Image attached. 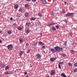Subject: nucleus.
<instances>
[{"mask_svg": "<svg viewBox=\"0 0 77 77\" xmlns=\"http://www.w3.org/2000/svg\"><path fill=\"white\" fill-rule=\"evenodd\" d=\"M51 51L53 53H54V52H56V51L55 49L53 48H51L50 49Z\"/></svg>", "mask_w": 77, "mask_h": 77, "instance_id": "nucleus-8", "label": "nucleus"}, {"mask_svg": "<svg viewBox=\"0 0 77 77\" xmlns=\"http://www.w3.org/2000/svg\"><path fill=\"white\" fill-rule=\"evenodd\" d=\"M24 15L26 17H29V13L27 12L25 13Z\"/></svg>", "mask_w": 77, "mask_h": 77, "instance_id": "nucleus-7", "label": "nucleus"}, {"mask_svg": "<svg viewBox=\"0 0 77 77\" xmlns=\"http://www.w3.org/2000/svg\"><path fill=\"white\" fill-rule=\"evenodd\" d=\"M52 29L54 31H56V29L55 27H52Z\"/></svg>", "mask_w": 77, "mask_h": 77, "instance_id": "nucleus-17", "label": "nucleus"}, {"mask_svg": "<svg viewBox=\"0 0 77 77\" xmlns=\"http://www.w3.org/2000/svg\"><path fill=\"white\" fill-rule=\"evenodd\" d=\"M35 56L37 58V59H40V58L42 56H41V55L39 54H37Z\"/></svg>", "mask_w": 77, "mask_h": 77, "instance_id": "nucleus-3", "label": "nucleus"}, {"mask_svg": "<svg viewBox=\"0 0 77 77\" xmlns=\"http://www.w3.org/2000/svg\"><path fill=\"white\" fill-rule=\"evenodd\" d=\"M51 16H52V17H53V16H54V14L53 13V12L52 11L51 12Z\"/></svg>", "mask_w": 77, "mask_h": 77, "instance_id": "nucleus-30", "label": "nucleus"}, {"mask_svg": "<svg viewBox=\"0 0 77 77\" xmlns=\"http://www.w3.org/2000/svg\"><path fill=\"white\" fill-rule=\"evenodd\" d=\"M65 41V42L64 43L63 45H65V46L66 45V42H67V40H66V41Z\"/></svg>", "mask_w": 77, "mask_h": 77, "instance_id": "nucleus-22", "label": "nucleus"}, {"mask_svg": "<svg viewBox=\"0 0 77 77\" xmlns=\"http://www.w3.org/2000/svg\"><path fill=\"white\" fill-rule=\"evenodd\" d=\"M61 75L63 77H66V75H65L64 73H61Z\"/></svg>", "mask_w": 77, "mask_h": 77, "instance_id": "nucleus-26", "label": "nucleus"}, {"mask_svg": "<svg viewBox=\"0 0 77 77\" xmlns=\"http://www.w3.org/2000/svg\"><path fill=\"white\" fill-rule=\"evenodd\" d=\"M7 48H8V50H11V49H12V45H8L7 46Z\"/></svg>", "mask_w": 77, "mask_h": 77, "instance_id": "nucleus-4", "label": "nucleus"}, {"mask_svg": "<svg viewBox=\"0 0 77 77\" xmlns=\"http://www.w3.org/2000/svg\"><path fill=\"white\" fill-rule=\"evenodd\" d=\"M27 72H24V75H26V74H27Z\"/></svg>", "mask_w": 77, "mask_h": 77, "instance_id": "nucleus-47", "label": "nucleus"}, {"mask_svg": "<svg viewBox=\"0 0 77 77\" xmlns=\"http://www.w3.org/2000/svg\"><path fill=\"white\" fill-rule=\"evenodd\" d=\"M70 51V53H74V51L73 50H71Z\"/></svg>", "mask_w": 77, "mask_h": 77, "instance_id": "nucleus-38", "label": "nucleus"}, {"mask_svg": "<svg viewBox=\"0 0 77 77\" xmlns=\"http://www.w3.org/2000/svg\"><path fill=\"white\" fill-rule=\"evenodd\" d=\"M5 73L6 74H7V75L8 74H9V72H8V71H6L5 72Z\"/></svg>", "mask_w": 77, "mask_h": 77, "instance_id": "nucleus-34", "label": "nucleus"}, {"mask_svg": "<svg viewBox=\"0 0 77 77\" xmlns=\"http://www.w3.org/2000/svg\"><path fill=\"white\" fill-rule=\"evenodd\" d=\"M56 59V58H50V60L51 62H54Z\"/></svg>", "mask_w": 77, "mask_h": 77, "instance_id": "nucleus-6", "label": "nucleus"}, {"mask_svg": "<svg viewBox=\"0 0 77 77\" xmlns=\"http://www.w3.org/2000/svg\"><path fill=\"white\" fill-rule=\"evenodd\" d=\"M54 49L55 50V51H57L58 53L59 52V46L55 47Z\"/></svg>", "mask_w": 77, "mask_h": 77, "instance_id": "nucleus-2", "label": "nucleus"}, {"mask_svg": "<svg viewBox=\"0 0 77 77\" xmlns=\"http://www.w3.org/2000/svg\"><path fill=\"white\" fill-rule=\"evenodd\" d=\"M25 1H27L28 2H30V0H25Z\"/></svg>", "mask_w": 77, "mask_h": 77, "instance_id": "nucleus-44", "label": "nucleus"}, {"mask_svg": "<svg viewBox=\"0 0 77 77\" xmlns=\"http://www.w3.org/2000/svg\"><path fill=\"white\" fill-rule=\"evenodd\" d=\"M58 65L59 68V69H61V66H60V64H58Z\"/></svg>", "mask_w": 77, "mask_h": 77, "instance_id": "nucleus-33", "label": "nucleus"}, {"mask_svg": "<svg viewBox=\"0 0 77 77\" xmlns=\"http://www.w3.org/2000/svg\"><path fill=\"white\" fill-rule=\"evenodd\" d=\"M40 1H42V2H43L42 0H40Z\"/></svg>", "mask_w": 77, "mask_h": 77, "instance_id": "nucleus-57", "label": "nucleus"}, {"mask_svg": "<svg viewBox=\"0 0 77 77\" xmlns=\"http://www.w3.org/2000/svg\"><path fill=\"white\" fill-rule=\"evenodd\" d=\"M74 14L73 13H67L66 15V17H70L71 16H73Z\"/></svg>", "mask_w": 77, "mask_h": 77, "instance_id": "nucleus-1", "label": "nucleus"}, {"mask_svg": "<svg viewBox=\"0 0 77 77\" xmlns=\"http://www.w3.org/2000/svg\"><path fill=\"white\" fill-rule=\"evenodd\" d=\"M42 3L43 4H45L47 3V2L45 0H43V2H42Z\"/></svg>", "mask_w": 77, "mask_h": 77, "instance_id": "nucleus-20", "label": "nucleus"}, {"mask_svg": "<svg viewBox=\"0 0 77 77\" xmlns=\"http://www.w3.org/2000/svg\"><path fill=\"white\" fill-rule=\"evenodd\" d=\"M66 2H64V3L65 5H66Z\"/></svg>", "mask_w": 77, "mask_h": 77, "instance_id": "nucleus-49", "label": "nucleus"}, {"mask_svg": "<svg viewBox=\"0 0 77 77\" xmlns=\"http://www.w3.org/2000/svg\"><path fill=\"white\" fill-rule=\"evenodd\" d=\"M62 12H63V14H65V11L63 10V11H62Z\"/></svg>", "mask_w": 77, "mask_h": 77, "instance_id": "nucleus-43", "label": "nucleus"}, {"mask_svg": "<svg viewBox=\"0 0 77 77\" xmlns=\"http://www.w3.org/2000/svg\"><path fill=\"white\" fill-rule=\"evenodd\" d=\"M8 34H11L12 33V31L11 30H8L7 31Z\"/></svg>", "mask_w": 77, "mask_h": 77, "instance_id": "nucleus-15", "label": "nucleus"}, {"mask_svg": "<svg viewBox=\"0 0 77 77\" xmlns=\"http://www.w3.org/2000/svg\"><path fill=\"white\" fill-rule=\"evenodd\" d=\"M37 24L38 26H40V25H41V23L39 22H38Z\"/></svg>", "mask_w": 77, "mask_h": 77, "instance_id": "nucleus-35", "label": "nucleus"}, {"mask_svg": "<svg viewBox=\"0 0 77 77\" xmlns=\"http://www.w3.org/2000/svg\"><path fill=\"white\" fill-rule=\"evenodd\" d=\"M61 50V51H62L63 50V48H60L59 47V52H60V51Z\"/></svg>", "mask_w": 77, "mask_h": 77, "instance_id": "nucleus-27", "label": "nucleus"}, {"mask_svg": "<svg viewBox=\"0 0 77 77\" xmlns=\"http://www.w3.org/2000/svg\"><path fill=\"white\" fill-rule=\"evenodd\" d=\"M13 20V18L12 17H11L10 18V20Z\"/></svg>", "mask_w": 77, "mask_h": 77, "instance_id": "nucleus-51", "label": "nucleus"}, {"mask_svg": "<svg viewBox=\"0 0 77 77\" xmlns=\"http://www.w3.org/2000/svg\"><path fill=\"white\" fill-rule=\"evenodd\" d=\"M62 56H63V57H65V55L63 54H62Z\"/></svg>", "mask_w": 77, "mask_h": 77, "instance_id": "nucleus-40", "label": "nucleus"}, {"mask_svg": "<svg viewBox=\"0 0 77 77\" xmlns=\"http://www.w3.org/2000/svg\"><path fill=\"white\" fill-rule=\"evenodd\" d=\"M25 77H29L28 75H26Z\"/></svg>", "mask_w": 77, "mask_h": 77, "instance_id": "nucleus-54", "label": "nucleus"}, {"mask_svg": "<svg viewBox=\"0 0 77 77\" xmlns=\"http://www.w3.org/2000/svg\"><path fill=\"white\" fill-rule=\"evenodd\" d=\"M23 53H24V52L23 51H20V53L19 54V56L20 57H21V56H22V54H23Z\"/></svg>", "mask_w": 77, "mask_h": 77, "instance_id": "nucleus-10", "label": "nucleus"}, {"mask_svg": "<svg viewBox=\"0 0 77 77\" xmlns=\"http://www.w3.org/2000/svg\"><path fill=\"white\" fill-rule=\"evenodd\" d=\"M38 45H41L42 46L44 45V43L41 42H40L38 43Z\"/></svg>", "mask_w": 77, "mask_h": 77, "instance_id": "nucleus-12", "label": "nucleus"}, {"mask_svg": "<svg viewBox=\"0 0 77 77\" xmlns=\"http://www.w3.org/2000/svg\"><path fill=\"white\" fill-rule=\"evenodd\" d=\"M44 48H45V46H43L42 47V48H43V49H44Z\"/></svg>", "mask_w": 77, "mask_h": 77, "instance_id": "nucleus-50", "label": "nucleus"}, {"mask_svg": "<svg viewBox=\"0 0 77 77\" xmlns=\"http://www.w3.org/2000/svg\"><path fill=\"white\" fill-rule=\"evenodd\" d=\"M2 40H0V43H2Z\"/></svg>", "mask_w": 77, "mask_h": 77, "instance_id": "nucleus-53", "label": "nucleus"}, {"mask_svg": "<svg viewBox=\"0 0 77 77\" xmlns=\"http://www.w3.org/2000/svg\"><path fill=\"white\" fill-rule=\"evenodd\" d=\"M55 71L54 70H52L51 71V75H54V74H55Z\"/></svg>", "mask_w": 77, "mask_h": 77, "instance_id": "nucleus-5", "label": "nucleus"}, {"mask_svg": "<svg viewBox=\"0 0 77 77\" xmlns=\"http://www.w3.org/2000/svg\"><path fill=\"white\" fill-rule=\"evenodd\" d=\"M3 32V31H2V30H1V29H0V33H2Z\"/></svg>", "mask_w": 77, "mask_h": 77, "instance_id": "nucleus-45", "label": "nucleus"}, {"mask_svg": "<svg viewBox=\"0 0 77 77\" xmlns=\"http://www.w3.org/2000/svg\"><path fill=\"white\" fill-rule=\"evenodd\" d=\"M77 72V69H75L74 70V72Z\"/></svg>", "mask_w": 77, "mask_h": 77, "instance_id": "nucleus-32", "label": "nucleus"}, {"mask_svg": "<svg viewBox=\"0 0 77 77\" xmlns=\"http://www.w3.org/2000/svg\"><path fill=\"white\" fill-rule=\"evenodd\" d=\"M26 33H29L30 32V30H29V29H27L26 30Z\"/></svg>", "mask_w": 77, "mask_h": 77, "instance_id": "nucleus-21", "label": "nucleus"}, {"mask_svg": "<svg viewBox=\"0 0 77 77\" xmlns=\"http://www.w3.org/2000/svg\"><path fill=\"white\" fill-rule=\"evenodd\" d=\"M29 52H30V50L28 49V50L27 51V53H29Z\"/></svg>", "mask_w": 77, "mask_h": 77, "instance_id": "nucleus-41", "label": "nucleus"}, {"mask_svg": "<svg viewBox=\"0 0 77 77\" xmlns=\"http://www.w3.org/2000/svg\"><path fill=\"white\" fill-rule=\"evenodd\" d=\"M30 24V23L27 22L26 23V25H27L28 27H29V25Z\"/></svg>", "mask_w": 77, "mask_h": 77, "instance_id": "nucleus-28", "label": "nucleus"}, {"mask_svg": "<svg viewBox=\"0 0 77 77\" xmlns=\"http://www.w3.org/2000/svg\"><path fill=\"white\" fill-rule=\"evenodd\" d=\"M47 77H49V76H48Z\"/></svg>", "mask_w": 77, "mask_h": 77, "instance_id": "nucleus-58", "label": "nucleus"}, {"mask_svg": "<svg viewBox=\"0 0 77 77\" xmlns=\"http://www.w3.org/2000/svg\"><path fill=\"white\" fill-rule=\"evenodd\" d=\"M32 1L33 2H36V0H32Z\"/></svg>", "mask_w": 77, "mask_h": 77, "instance_id": "nucleus-46", "label": "nucleus"}, {"mask_svg": "<svg viewBox=\"0 0 77 77\" xmlns=\"http://www.w3.org/2000/svg\"><path fill=\"white\" fill-rule=\"evenodd\" d=\"M74 66H77V63H75L74 64Z\"/></svg>", "mask_w": 77, "mask_h": 77, "instance_id": "nucleus-37", "label": "nucleus"}, {"mask_svg": "<svg viewBox=\"0 0 77 77\" xmlns=\"http://www.w3.org/2000/svg\"><path fill=\"white\" fill-rule=\"evenodd\" d=\"M68 3H67V5H68Z\"/></svg>", "mask_w": 77, "mask_h": 77, "instance_id": "nucleus-59", "label": "nucleus"}, {"mask_svg": "<svg viewBox=\"0 0 77 77\" xmlns=\"http://www.w3.org/2000/svg\"><path fill=\"white\" fill-rule=\"evenodd\" d=\"M5 69H6V70H7V69H9V66H7L5 67Z\"/></svg>", "mask_w": 77, "mask_h": 77, "instance_id": "nucleus-25", "label": "nucleus"}, {"mask_svg": "<svg viewBox=\"0 0 77 77\" xmlns=\"http://www.w3.org/2000/svg\"><path fill=\"white\" fill-rule=\"evenodd\" d=\"M13 25L14 26H17V24H16V23H13Z\"/></svg>", "mask_w": 77, "mask_h": 77, "instance_id": "nucleus-42", "label": "nucleus"}, {"mask_svg": "<svg viewBox=\"0 0 77 77\" xmlns=\"http://www.w3.org/2000/svg\"><path fill=\"white\" fill-rule=\"evenodd\" d=\"M54 24L52 23H51L48 24V26L49 27H50V26H53Z\"/></svg>", "mask_w": 77, "mask_h": 77, "instance_id": "nucleus-13", "label": "nucleus"}, {"mask_svg": "<svg viewBox=\"0 0 77 77\" xmlns=\"http://www.w3.org/2000/svg\"><path fill=\"white\" fill-rule=\"evenodd\" d=\"M14 8L16 9H17L18 8V5H14Z\"/></svg>", "mask_w": 77, "mask_h": 77, "instance_id": "nucleus-11", "label": "nucleus"}, {"mask_svg": "<svg viewBox=\"0 0 77 77\" xmlns=\"http://www.w3.org/2000/svg\"><path fill=\"white\" fill-rule=\"evenodd\" d=\"M0 66L1 67H2V68H5V65L2 63L0 64Z\"/></svg>", "mask_w": 77, "mask_h": 77, "instance_id": "nucleus-9", "label": "nucleus"}, {"mask_svg": "<svg viewBox=\"0 0 77 77\" xmlns=\"http://www.w3.org/2000/svg\"><path fill=\"white\" fill-rule=\"evenodd\" d=\"M17 29L19 30H22V28L21 27H17Z\"/></svg>", "mask_w": 77, "mask_h": 77, "instance_id": "nucleus-23", "label": "nucleus"}, {"mask_svg": "<svg viewBox=\"0 0 77 77\" xmlns=\"http://www.w3.org/2000/svg\"><path fill=\"white\" fill-rule=\"evenodd\" d=\"M29 45V44H28V43H26V45Z\"/></svg>", "mask_w": 77, "mask_h": 77, "instance_id": "nucleus-52", "label": "nucleus"}, {"mask_svg": "<svg viewBox=\"0 0 77 77\" xmlns=\"http://www.w3.org/2000/svg\"><path fill=\"white\" fill-rule=\"evenodd\" d=\"M38 15L39 17H42V14L41 13H38Z\"/></svg>", "mask_w": 77, "mask_h": 77, "instance_id": "nucleus-19", "label": "nucleus"}, {"mask_svg": "<svg viewBox=\"0 0 77 77\" xmlns=\"http://www.w3.org/2000/svg\"><path fill=\"white\" fill-rule=\"evenodd\" d=\"M2 15V13H0V16Z\"/></svg>", "mask_w": 77, "mask_h": 77, "instance_id": "nucleus-56", "label": "nucleus"}, {"mask_svg": "<svg viewBox=\"0 0 77 77\" xmlns=\"http://www.w3.org/2000/svg\"><path fill=\"white\" fill-rule=\"evenodd\" d=\"M24 7L26 8H28L29 7V5L28 4H26L24 5Z\"/></svg>", "mask_w": 77, "mask_h": 77, "instance_id": "nucleus-16", "label": "nucleus"}, {"mask_svg": "<svg viewBox=\"0 0 77 77\" xmlns=\"http://www.w3.org/2000/svg\"><path fill=\"white\" fill-rule=\"evenodd\" d=\"M32 45L35 47V46L37 45V43H34L32 44Z\"/></svg>", "mask_w": 77, "mask_h": 77, "instance_id": "nucleus-24", "label": "nucleus"}, {"mask_svg": "<svg viewBox=\"0 0 77 77\" xmlns=\"http://www.w3.org/2000/svg\"><path fill=\"white\" fill-rule=\"evenodd\" d=\"M55 27H56L57 29H58L59 27L58 26V25H56L55 26Z\"/></svg>", "mask_w": 77, "mask_h": 77, "instance_id": "nucleus-36", "label": "nucleus"}, {"mask_svg": "<svg viewBox=\"0 0 77 77\" xmlns=\"http://www.w3.org/2000/svg\"><path fill=\"white\" fill-rule=\"evenodd\" d=\"M35 19L36 18L34 17H32L30 19V20H33V21H34V20H35Z\"/></svg>", "mask_w": 77, "mask_h": 77, "instance_id": "nucleus-14", "label": "nucleus"}, {"mask_svg": "<svg viewBox=\"0 0 77 77\" xmlns=\"http://www.w3.org/2000/svg\"><path fill=\"white\" fill-rule=\"evenodd\" d=\"M42 35V33H41L40 35Z\"/></svg>", "mask_w": 77, "mask_h": 77, "instance_id": "nucleus-55", "label": "nucleus"}, {"mask_svg": "<svg viewBox=\"0 0 77 77\" xmlns=\"http://www.w3.org/2000/svg\"><path fill=\"white\" fill-rule=\"evenodd\" d=\"M19 41L20 43H22L23 42V39H19Z\"/></svg>", "mask_w": 77, "mask_h": 77, "instance_id": "nucleus-18", "label": "nucleus"}, {"mask_svg": "<svg viewBox=\"0 0 77 77\" xmlns=\"http://www.w3.org/2000/svg\"><path fill=\"white\" fill-rule=\"evenodd\" d=\"M63 63H64V62H60L59 63V64H60V65H61L62 64H63Z\"/></svg>", "mask_w": 77, "mask_h": 77, "instance_id": "nucleus-39", "label": "nucleus"}, {"mask_svg": "<svg viewBox=\"0 0 77 77\" xmlns=\"http://www.w3.org/2000/svg\"><path fill=\"white\" fill-rule=\"evenodd\" d=\"M22 11H23V10L22 9V8H20L19 11V12H22Z\"/></svg>", "mask_w": 77, "mask_h": 77, "instance_id": "nucleus-29", "label": "nucleus"}, {"mask_svg": "<svg viewBox=\"0 0 77 77\" xmlns=\"http://www.w3.org/2000/svg\"><path fill=\"white\" fill-rule=\"evenodd\" d=\"M17 18H20V16L18 15L17 16Z\"/></svg>", "mask_w": 77, "mask_h": 77, "instance_id": "nucleus-48", "label": "nucleus"}, {"mask_svg": "<svg viewBox=\"0 0 77 77\" xmlns=\"http://www.w3.org/2000/svg\"><path fill=\"white\" fill-rule=\"evenodd\" d=\"M68 65L69 66H72V64H71L70 63H68Z\"/></svg>", "mask_w": 77, "mask_h": 77, "instance_id": "nucleus-31", "label": "nucleus"}]
</instances>
